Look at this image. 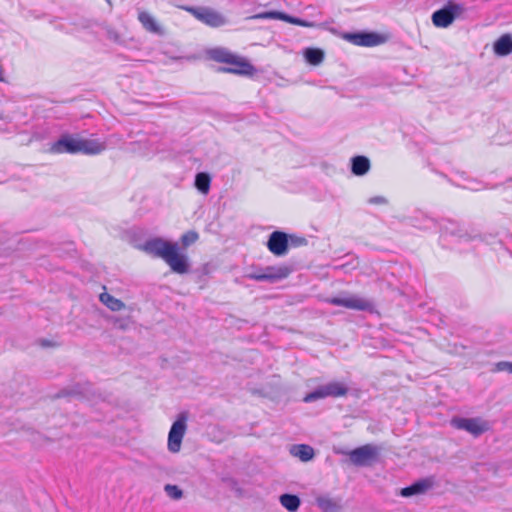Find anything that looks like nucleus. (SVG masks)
I'll use <instances>...</instances> for the list:
<instances>
[{"mask_svg": "<svg viewBox=\"0 0 512 512\" xmlns=\"http://www.w3.org/2000/svg\"><path fill=\"white\" fill-rule=\"evenodd\" d=\"M348 388L342 382L334 381L317 387L304 397V402L310 403L326 397H340L346 395Z\"/></svg>", "mask_w": 512, "mask_h": 512, "instance_id": "7ed1b4c3", "label": "nucleus"}, {"mask_svg": "<svg viewBox=\"0 0 512 512\" xmlns=\"http://www.w3.org/2000/svg\"><path fill=\"white\" fill-rule=\"evenodd\" d=\"M247 277L256 281H266V279L270 278L271 275H266L265 272L263 271L250 273L248 274Z\"/></svg>", "mask_w": 512, "mask_h": 512, "instance_id": "7c9ffc66", "label": "nucleus"}, {"mask_svg": "<svg viewBox=\"0 0 512 512\" xmlns=\"http://www.w3.org/2000/svg\"><path fill=\"white\" fill-rule=\"evenodd\" d=\"M100 301L112 311H120L125 307V304L121 300L108 293H102L100 295Z\"/></svg>", "mask_w": 512, "mask_h": 512, "instance_id": "a878e982", "label": "nucleus"}, {"mask_svg": "<svg viewBox=\"0 0 512 512\" xmlns=\"http://www.w3.org/2000/svg\"><path fill=\"white\" fill-rule=\"evenodd\" d=\"M288 244V236L284 232L275 231L270 235L267 247L274 255L282 256L287 253Z\"/></svg>", "mask_w": 512, "mask_h": 512, "instance_id": "f8f14e48", "label": "nucleus"}, {"mask_svg": "<svg viewBox=\"0 0 512 512\" xmlns=\"http://www.w3.org/2000/svg\"><path fill=\"white\" fill-rule=\"evenodd\" d=\"M141 249L153 257L162 259L174 273L186 274L189 271L188 256L180 251L177 242L154 237L146 240L141 245Z\"/></svg>", "mask_w": 512, "mask_h": 512, "instance_id": "f257e3e1", "label": "nucleus"}, {"mask_svg": "<svg viewBox=\"0 0 512 512\" xmlns=\"http://www.w3.org/2000/svg\"><path fill=\"white\" fill-rule=\"evenodd\" d=\"M279 502L289 512H296L301 504L300 498L293 494H282Z\"/></svg>", "mask_w": 512, "mask_h": 512, "instance_id": "4be33fe9", "label": "nucleus"}, {"mask_svg": "<svg viewBox=\"0 0 512 512\" xmlns=\"http://www.w3.org/2000/svg\"><path fill=\"white\" fill-rule=\"evenodd\" d=\"M316 504L322 512H342L343 506L341 499L329 496H319L316 498Z\"/></svg>", "mask_w": 512, "mask_h": 512, "instance_id": "f3484780", "label": "nucleus"}, {"mask_svg": "<svg viewBox=\"0 0 512 512\" xmlns=\"http://www.w3.org/2000/svg\"><path fill=\"white\" fill-rule=\"evenodd\" d=\"M164 490L167 495L174 500H178L182 497V491L176 485L167 484L165 485Z\"/></svg>", "mask_w": 512, "mask_h": 512, "instance_id": "c85d7f7f", "label": "nucleus"}, {"mask_svg": "<svg viewBox=\"0 0 512 512\" xmlns=\"http://www.w3.org/2000/svg\"><path fill=\"white\" fill-rule=\"evenodd\" d=\"M211 179L207 173H198L195 177V186L203 194H207L210 189Z\"/></svg>", "mask_w": 512, "mask_h": 512, "instance_id": "bb28decb", "label": "nucleus"}, {"mask_svg": "<svg viewBox=\"0 0 512 512\" xmlns=\"http://www.w3.org/2000/svg\"><path fill=\"white\" fill-rule=\"evenodd\" d=\"M464 11L461 4L448 2L443 8L432 14V23L439 28H447Z\"/></svg>", "mask_w": 512, "mask_h": 512, "instance_id": "20e7f679", "label": "nucleus"}, {"mask_svg": "<svg viewBox=\"0 0 512 512\" xmlns=\"http://www.w3.org/2000/svg\"><path fill=\"white\" fill-rule=\"evenodd\" d=\"M370 160L365 156H355L351 159V171L356 176H364L370 170Z\"/></svg>", "mask_w": 512, "mask_h": 512, "instance_id": "6ab92c4d", "label": "nucleus"}, {"mask_svg": "<svg viewBox=\"0 0 512 512\" xmlns=\"http://www.w3.org/2000/svg\"><path fill=\"white\" fill-rule=\"evenodd\" d=\"M433 486L432 479H422L413 483L412 485L401 489L400 495L403 497H410L413 495H419L425 493L428 489Z\"/></svg>", "mask_w": 512, "mask_h": 512, "instance_id": "dca6fc26", "label": "nucleus"}, {"mask_svg": "<svg viewBox=\"0 0 512 512\" xmlns=\"http://www.w3.org/2000/svg\"><path fill=\"white\" fill-rule=\"evenodd\" d=\"M303 55L305 60L314 66L321 64L324 60V52L319 48H306Z\"/></svg>", "mask_w": 512, "mask_h": 512, "instance_id": "5701e85b", "label": "nucleus"}, {"mask_svg": "<svg viewBox=\"0 0 512 512\" xmlns=\"http://www.w3.org/2000/svg\"><path fill=\"white\" fill-rule=\"evenodd\" d=\"M209 57L220 63L229 64L232 60H234V55L230 50L222 47H217L210 49L208 51Z\"/></svg>", "mask_w": 512, "mask_h": 512, "instance_id": "aec40b11", "label": "nucleus"}, {"mask_svg": "<svg viewBox=\"0 0 512 512\" xmlns=\"http://www.w3.org/2000/svg\"><path fill=\"white\" fill-rule=\"evenodd\" d=\"M380 448L373 444H365L347 453L349 460L355 466H371L380 455Z\"/></svg>", "mask_w": 512, "mask_h": 512, "instance_id": "f03ea898", "label": "nucleus"}, {"mask_svg": "<svg viewBox=\"0 0 512 512\" xmlns=\"http://www.w3.org/2000/svg\"><path fill=\"white\" fill-rule=\"evenodd\" d=\"M493 51L497 56H507L512 54V36L504 34L493 44Z\"/></svg>", "mask_w": 512, "mask_h": 512, "instance_id": "a211bd4d", "label": "nucleus"}, {"mask_svg": "<svg viewBox=\"0 0 512 512\" xmlns=\"http://www.w3.org/2000/svg\"><path fill=\"white\" fill-rule=\"evenodd\" d=\"M264 272L266 275H271V277L266 279V281L273 282L276 280L286 278L289 275L290 270L285 266H280V267L270 266V267H266L264 269Z\"/></svg>", "mask_w": 512, "mask_h": 512, "instance_id": "393cba45", "label": "nucleus"}, {"mask_svg": "<svg viewBox=\"0 0 512 512\" xmlns=\"http://www.w3.org/2000/svg\"><path fill=\"white\" fill-rule=\"evenodd\" d=\"M196 19L211 27H220L226 24V19L219 12L207 7H183Z\"/></svg>", "mask_w": 512, "mask_h": 512, "instance_id": "0eeeda50", "label": "nucleus"}, {"mask_svg": "<svg viewBox=\"0 0 512 512\" xmlns=\"http://www.w3.org/2000/svg\"><path fill=\"white\" fill-rule=\"evenodd\" d=\"M495 370H497V371H507L509 373H512V361L511 362H508V361L498 362L495 365Z\"/></svg>", "mask_w": 512, "mask_h": 512, "instance_id": "c756f323", "label": "nucleus"}, {"mask_svg": "<svg viewBox=\"0 0 512 512\" xmlns=\"http://www.w3.org/2000/svg\"><path fill=\"white\" fill-rule=\"evenodd\" d=\"M291 454L300 460L307 462L310 461L314 457V450L311 446L300 444L294 445L291 448Z\"/></svg>", "mask_w": 512, "mask_h": 512, "instance_id": "412c9836", "label": "nucleus"}, {"mask_svg": "<svg viewBox=\"0 0 512 512\" xmlns=\"http://www.w3.org/2000/svg\"><path fill=\"white\" fill-rule=\"evenodd\" d=\"M187 430V416L182 413L173 422L169 434L167 447L171 453H177L181 449L183 437Z\"/></svg>", "mask_w": 512, "mask_h": 512, "instance_id": "423d86ee", "label": "nucleus"}, {"mask_svg": "<svg viewBox=\"0 0 512 512\" xmlns=\"http://www.w3.org/2000/svg\"><path fill=\"white\" fill-rule=\"evenodd\" d=\"M288 240L293 246H303L307 243V240L304 237L290 236Z\"/></svg>", "mask_w": 512, "mask_h": 512, "instance_id": "2f4dec72", "label": "nucleus"}, {"mask_svg": "<svg viewBox=\"0 0 512 512\" xmlns=\"http://www.w3.org/2000/svg\"><path fill=\"white\" fill-rule=\"evenodd\" d=\"M79 136L63 134L51 147L50 152L53 154H78L79 153Z\"/></svg>", "mask_w": 512, "mask_h": 512, "instance_id": "9d476101", "label": "nucleus"}, {"mask_svg": "<svg viewBox=\"0 0 512 512\" xmlns=\"http://www.w3.org/2000/svg\"><path fill=\"white\" fill-rule=\"evenodd\" d=\"M328 303L335 306H342L347 309L370 311L373 309V303L363 297L354 294H342L327 300Z\"/></svg>", "mask_w": 512, "mask_h": 512, "instance_id": "39448f33", "label": "nucleus"}, {"mask_svg": "<svg viewBox=\"0 0 512 512\" xmlns=\"http://www.w3.org/2000/svg\"><path fill=\"white\" fill-rule=\"evenodd\" d=\"M228 65H230V67L223 69L225 72L252 76L256 71L254 66L250 64L245 58L236 54L234 55V60H232Z\"/></svg>", "mask_w": 512, "mask_h": 512, "instance_id": "4468645a", "label": "nucleus"}, {"mask_svg": "<svg viewBox=\"0 0 512 512\" xmlns=\"http://www.w3.org/2000/svg\"><path fill=\"white\" fill-rule=\"evenodd\" d=\"M114 325L120 329H126L127 327L126 321L119 318H115Z\"/></svg>", "mask_w": 512, "mask_h": 512, "instance_id": "72a5a7b5", "label": "nucleus"}, {"mask_svg": "<svg viewBox=\"0 0 512 512\" xmlns=\"http://www.w3.org/2000/svg\"><path fill=\"white\" fill-rule=\"evenodd\" d=\"M252 18L253 19H277V20H282V21L294 24V25L302 26V27L315 26V24L312 22L302 20L300 18H296V17L290 16V15H287L285 13L278 12V11L262 12V13L254 15Z\"/></svg>", "mask_w": 512, "mask_h": 512, "instance_id": "9b49d317", "label": "nucleus"}, {"mask_svg": "<svg viewBox=\"0 0 512 512\" xmlns=\"http://www.w3.org/2000/svg\"><path fill=\"white\" fill-rule=\"evenodd\" d=\"M342 39L347 42L363 47H374L383 44L386 38L375 32L343 33Z\"/></svg>", "mask_w": 512, "mask_h": 512, "instance_id": "1a4fd4ad", "label": "nucleus"}, {"mask_svg": "<svg viewBox=\"0 0 512 512\" xmlns=\"http://www.w3.org/2000/svg\"><path fill=\"white\" fill-rule=\"evenodd\" d=\"M0 121H5V122L8 121V117L6 115H4L2 112H0Z\"/></svg>", "mask_w": 512, "mask_h": 512, "instance_id": "f704fd0d", "label": "nucleus"}, {"mask_svg": "<svg viewBox=\"0 0 512 512\" xmlns=\"http://www.w3.org/2000/svg\"><path fill=\"white\" fill-rule=\"evenodd\" d=\"M368 203L374 205H385L388 203V201L383 196H374L368 199Z\"/></svg>", "mask_w": 512, "mask_h": 512, "instance_id": "473e14b6", "label": "nucleus"}, {"mask_svg": "<svg viewBox=\"0 0 512 512\" xmlns=\"http://www.w3.org/2000/svg\"><path fill=\"white\" fill-rule=\"evenodd\" d=\"M451 425L459 430L467 431L473 436H479L484 432L488 431L490 428L489 423L479 417L476 418H462V417H454L451 420Z\"/></svg>", "mask_w": 512, "mask_h": 512, "instance_id": "6e6552de", "label": "nucleus"}, {"mask_svg": "<svg viewBox=\"0 0 512 512\" xmlns=\"http://www.w3.org/2000/svg\"><path fill=\"white\" fill-rule=\"evenodd\" d=\"M107 148L106 142L100 139H86L79 137V153L86 155H97L105 151Z\"/></svg>", "mask_w": 512, "mask_h": 512, "instance_id": "ddd939ff", "label": "nucleus"}, {"mask_svg": "<svg viewBox=\"0 0 512 512\" xmlns=\"http://www.w3.org/2000/svg\"><path fill=\"white\" fill-rule=\"evenodd\" d=\"M418 214L419 217L412 218V224L414 227L422 230H428L436 226V221L433 218L423 212H419Z\"/></svg>", "mask_w": 512, "mask_h": 512, "instance_id": "b1692460", "label": "nucleus"}, {"mask_svg": "<svg viewBox=\"0 0 512 512\" xmlns=\"http://www.w3.org/2000/svg\"><path fill=\"white\" fill-rule=\"evenodd\" d=\"M138 20L145 30L156 35H163L164 30L156 19L146 11L138 13Z\"/></svg>", "mask_w": 512, "mask_h": 512, "instance_id": "2eb2a0df", "label": "nucleus"}, {"mask_svg": "<svg viewBox=\"0 0 512 512\" xmlns=\"http://www.w3.org/2000/svg\"><path fill=\"white\" fill-rule=\"evenodd\" d=\"M198 240V233L195 231H188L181 236V243L184 247H188Z\"/></svg>", "mask_w": 512, "mask_h": 512, "instance_id": "cd10ccee", "label": "nucleus"}]
</instances>
